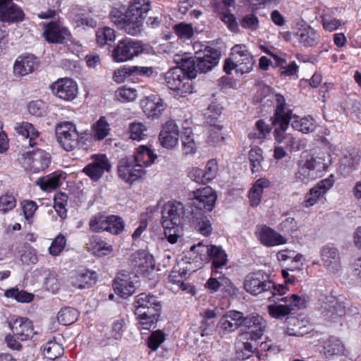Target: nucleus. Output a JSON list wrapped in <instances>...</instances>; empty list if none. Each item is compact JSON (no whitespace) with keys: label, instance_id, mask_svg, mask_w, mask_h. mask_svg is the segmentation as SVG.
<instances>
[{"label":"nucleus","instance_id":"nucleus-24","mask_svg":"<svg viewBox=\"0 0 361 361\" xmlns=\"http://www.w3.org/2000/svg\"><path fill=\"white\" fill-rule=\"evenodd\" d=\"M96 280V272L83 269L72 274L70 277V283L76 288H89L95 283Z\"/></svg>","mask_w":361,"mask_h":361},{"label":"nucleus","instance_id":"nucleus-51","mask_svg":"<svg viewBox=\"0 0 361 361\" xmlns=\"http://www.w3.org/2000/svg\"><path fill=\"white\" fill-rule=\"evenodd\" d=\"M181 142L183 153L185 155L194 154L196 152L197 146L191 131L186 132L181 137Z\"/></svg>","mask_w":361,"mask_h":361},{"label":"nucleus","instance_id":"nucleus-38","mask_svg":"<svg viewBox=\"0 0 361 361\" xmlns=\"http://www.w3.org/2000/svg\"><path fill=\"white\" fill-rule=\"evenodd\" d=\"M156 158L157 155L150 149L145 145H141L137 148V153L133 159L145 169V167L151 165Z\"/></svg>","mask_w":361,"mask_h":361},{"label":"nucleus","instance_id":"nucleus-36","mask_svg":"<svg viewBox=\"0 0 361 361\" xmlns=\"http://www.w3.org/2000/svg\"><path fill=\"white\" fill-rule=\"evenodd\" d=\"M295 37L299 43L304 47H312L317 44L319 36L311 27L301 29L295 33Z\"/></svg>","mask_w":361,"mask_h":361},{"label":"nucleus","instance_id":"nucleus-2","mask_svg":"<svg viewBox=\"0 0 361 361\" xmlns=\"http://www.w3.org/2000/svg\"><path fill=\"white\" fill-rule=\"evenodd\" d=\"M245 290L253 295H257L260 293L270 292L274 297L286 293L287 288L284 285L276 286L274 283L263 279L260 274L253 273L248 274L244 281Z\"/></svg>","mask_w":361,"mask_h":361},{"label":"nucleus","instance_id":"nucleus-61","mask_svg":"<svg viewBox=\"0 0 361 361\" xmlns=\"http://www.w3.org/2000/svg\"><path fill=\"white\" fill-rule=\"evenodd\" d=\"M106 222L107 216L98 214L91 219L90 222V229L94 232L106 231Z\"/></svg>","mask_w":361,"mask_h":361},{"label":"nucleus","instance_id":"nucleus-40","mask_svg":"<svg viewBox=\"0 0 361 361\" xmlns=\"http://www.w3.org/2000/svg\"><path fill=\"white\" fill-rule=\"evenodd\" d=\"M110 127L105 117L102 116L92 125V133L94 139L102 140L109 133Z\"/></svg>","mask_w":361,"mask_h":361},{"label":"nucleus","instance_id":"nucleus-54","mask_svg":"<svg viewBox=\"0 0 361 361\" xmlns=\"http://www.w3.org/2000/svg\"><path fill=\"white\" fill-rule=\"evenodd\" d=\"M271 128L263 121L259 120L255 123V129L249 133L250 139L263 140L270 133Z\"/></svg>","mask_w":361,"mask_h":361},{"label":"nucleus","instance_id":"nucleus-52","mask_svg":"<svg viewBox=\"0 0 361 361\" xmlns=\"http://www.w3.org/2000/svg\"><path fill=\"white\" fill-rule=\"evenodd\" d=\"M222 126L219 124H210L209 128L208 142L213 145H221L224 140V134L222 133Z\"/></svg>","mask_w":361,"mask_h":361},{"label":"nucleus","instance_id":"nucleus-5","mask_svg":"<svg viewBox=\"0 0 361 361\" xmlns=\"http://www.w3.org/2000/svg\"><path fill=\"white\" fill-rule=\"evenodd\" d=\"M326 168V164L322 158L311 157L300 164L295 174V182L307 184L317 178Z\"/></svg>","mask_w":361,"mask_h":361},{"label":"nucleus","instance_id":"nucleus-48","mask_svg":"<svg viewBox=\"0 0 361 361\" xmlns=\"http://www.w3.org/2000/svg\"><path fill=\"white\" fill-rule=\"evenodd\" d=\"M124 227V221L120 216L116 215L107 216L106 231L114 235H118L123 231Z\"/></svg>","mask_w":361,"mask_h":361},{"label":"nucleus","instance_id":"nucleus-18","mask_svg":"<svg viewBox=\"0 0 361 361\" xmlns=\"http://www.w3.org/2000/svg\"><path fill=\"white\" fill-rule=\"evenodd\" d=\"M276 100V110L274 116L271 118L272 125L274 126H280L282 128L289 126L292 118L290 110L286 109V99L280 94L274 95Z\"/></svg>","mask_w":361,"mask_h":361},{"label":"nucleus","instance_id":"nucleus-45","mask_svg":"<svg viewBox=\"0 0 361 361\" xmlns=\"http://www.w3.org/2000/svg\"><path fill=\"white\" fill-rule=\"evenodd\" d=\"M193 223L195 229L202 235L207 236L212 231V225L207 216L202 214L193 216Z\"/></svg>","mask_w":361,"mask_h":361},{"label":"nucleus","instance_id":"nucleus-31","mask_svg":"<svg viewBox=\"0 0 361 361\" xmlns=\"http://www.w3.org/2000/svg\"><path fill=\"white\" fill-rule=\"evenodd\" d=\"M14 129L19 135L25 139L29 147H32L37 144L36 140L39 137V132L32 123L25 121L17 123Z\"/></svg>","mask_w":361,"mask_h":361},{"label":"nucleus","instance_id":"nucleus-21","mask_svg":"<svg viewBox=\"0 0 361 361\" xmlns=\"http://www.w3.org/2000/svg\"><path fill=\"white\" fill-rule=\"evenodd\" d=\"M256 235L259 242L267 247H274L286 243V239L267 226L257 228Z\"/></svg>","mask_w":361,"mask_h":361},{"label":"nucleus","instance_id":"nucleus-50","mask_svg":"<svg viewBox=\"0 0 361 361\" xmlns=\"http://www.w3.org/2000/svg\"><path fill=\"white\" fill-rule=\"evenodd\" d=\"M68 197L65 193H59L54 197V207L59 216L64 219L67 216L66 206L68 204Z\"/></svg>","mask_w":361,"mask_h":361},{"label":"nucleus","instance_id":"nucleus-46","mask_svg":"<svg viewBox=\"0 0 361 361\" xmlns=\"http://www.w3.org/2000/svg\"><path fill=\"white\" fill-rule=\"evenodd\" d=\"M162 226L168 241L171 244L177 243L178 239L183 234L182 224L166 225L165 223H162Z\"/></svg>","mask_w":361,"mask_h":361},{"label":"nucleus","instance_id":"nucleus-62","mask_svg":"<svg viewBox=\"0 0 361 361\" xmlns=\"http://www.w3.org/2000/svg\"><path fill=\"white\" fill-rule=\"evenodd\" d=\"M16 205L15 197L11 195H4L0 197V211L4 213L13 209Z\"/></svg>","mask_w":361,"mask_h":361},{"label":"nucleus","instance_id":"nucleus-30","mask_svg":"<svg viewBox=\"0 0 361 361\" xmlns=\"http://www.w3.org/2000/svg\"><path fill=\"white\" fill-rule=\"evenodd\" d=\"M37 66V59L33 55L19 56L13 66L16 75L24 76L32 73Z\"/></svg>","mask_w":361,"mask_h":361},{"label":"nucleus","instance_id":"nucleus-1","mask_svg":"<svg viewBox=\"0 0 361 361\" xmlns=\"http://www.w3.org/2000/svg\"><path fill=\"white\" fill-rule=\"evenodd\" d=\"M161 308V303L154 295L142 293L135 297V314L145 329H150L157 322Z\"/></svg>","mask_w":361,"mask_h":361},{"label":"nucleus","instance_id":"nucleus-63","mask_svg":"<svg viewBox=\"0 0 361 361\" xmlns=\"http://www.w3.org/2000/svg\"><path fill=\"white\" fill-rule=\"evenodd\" d=\"M111 20L118 27L121 28L123 23L126 19V11L124 12V8H113L109 14Z\"/></svg>","mask_w":361,"mask_h":361},{"label":"nucleus","instance_id":"nucleus-57","mask_svg":"<svg viewBox=\"0 0 361 361\" xmlns=\"http://www.w3.org/2000/svg\"><path fill=\"white\" fill-rule=\"evenodd\" d=\"M60 175L40 178L37 180V184L43 190L56 189L59 185Z\"/></svg>","mask_w":361,"mask_h":361},{"label":"nucleus","instance_id":"nucleus-20","mask_svg":"<svg viewBox=\"0 0 361 361\" xmlns=\"http://www.w3.org/2000/svg\"><path fill=\"white\" fill-rule=\"evenodd\" d=\"M143 112L148 118H158L164 111L166 105L158 95H150L141 101Z\"/></svg>","mask_w":361,"mask_h":361},{"label":"nucleus","instance_id":"nucleus-32","mask_svg":"<svg viewBox=\"0 0 361 361\" xmlns=\"http://www.w3.org/2000/svg\"><path fill=\"white\" fill-rule=\"evenodd\" d=\"M207 252L212 261L213 273L215 275L220 274L219 269L225 266L228 262L225 251L219 246L210 245L207 247Z\"/></svg>","mask_w":361,"mask_h":361},{"label":"nucleus","instance_id":"nucleus-23","mask_svg":"<svg viewBox=\"0 0 361 361\" xmlns=\"http://www.w3.org/2000/svg\"><path fill=\"white\" fill-rule=\"evenodd\" d=\"M130 262L137 274H145L149 269H153L154 267L152 255L145 250H138L133 253Z\"/></svg>","mask_w":361,"mask_h":361},{"label":"nucleus","instance_id":"nucleus-29","mask_svg":"<svg viewBox=\"0 0 361 361\" xmlns=\"http://www.w3.org/2000/svg\"><path fill=\"white\" fill-rule=\"evenodd\" d=\"M322 261L326 270L332 274H336L341 269L340 253L335 247H324Z\"/></svg>","mask_w":361,"mask_h":361},{"label":"nucleus","instance_id":"nucleus-17","mask_svg":"<svg viewBox=\"0 0 361 361\" xmlns=\"http://www.w3.org/2000/svg\"><path fill=\"white\" fill-rule=\"evenodd\" d=\"M25 14L12 0H0V21L18 23L24 19Z\"/></svg>","mask_w":361,"mask_h":361},{"label":"nucleus","instance_id":"nucleus-7","mask_svg":"<svg viewBox=\"0 0 361 361\" xmlns=\"http://www.w3.org/2000/svg\"><path fill=\"white\" fill-rule=\"evenodd\" d=\"M142 50L139 42L126 39L118 43L112 52V57L116 62H124L138 56Z\"/></svg>","mask_w":361,"mask_h":361},{"label":"nucleus","instance_id":"nucleus-10","mask_svg":"<svg viewBox=\"0 0 361 361\" xmlns=\"http://www.w3.org/2000/svg\"><path fill=\"white\" fill-rule=\"evenodd\" d=\"M117 172L119 178L128 183H133L145 173V169L130 158L122 159L119 161Z\"/></svg>","mask_w":361,"mask_h":361},{"label":"nucleus","instance_id":"nucleus-27","mask_svg":"<svg viewBox=\"0 0 361 361\" xmlns=\"http://www.w3.org/2000/svg\"><path fill=\"white\" fill-rule=\"evenodd\" d=\"M220 54L217 50L210 49L204 50L197 56L196 68L197 73H207L216 66L219 61Z\"/></svg>","mask_w":361,"mask_h":361},{"label":"nucleus","instance_id":"nucleus-12","mask_svg":"<svg viewBox=\"0 0 361 361\" xmlns=\"http://www.w3.org/2000/svg\"><path fill=\"white\" fill-rule=\"evenodd\" d=\"M192 204L200 209L211 212L214 208L217 195L209 186L192 192Z\"/></svg>","mask_w":361,"mask_h":361},{"label":"nucleus","instance_id":"nucleus-11","mask_svg":"<svg viewBox=\"0 0 361 361\" xmlns=\"http://www.w3.org/2000/svg\"><path fill=\"white\" fill-rule=\"evenodd\" d=\"M231 56L235 61L236 72L241 74L250 73L255 64V60L245 45L236 44L231 49Z\"/></svg>","mask_w":361,"mask_h":361},{"label":"nucleus","instance_id":"nucleus-4","mask_svg":"<svg viewBox=\"0 0 361 361\" xmlns=\"http://www.w3.org/2000/svg\"><path fill=\"white\" fill-rule=\"evenodd\" d=\"M55 131L58 142L66 151L77 148L83 138L82 133H79L76 126L68 121L57 124Z\"/></svg>","mask_w":361,"mask_h":361},{"label":"nucleus","instance_id":"nucleus-13","mask_svg":"<svg viewBox=\"0 0 361 361\" xmlns=\"http://www.w3.org/2000/svg\"><path fill=\"white\" fill-rule=\"evenodd\" d=\"M185 216L184 205L180 202H169L162 209V223L166 225L183 224Z\"/></svg>","mask_w":361,"mask_h":361},{"label":"nucleus","instance_id":"nucleus-9","mask_svg":"<svg viewBox=\"0 0 361 361\" xmlns=\"http://www.w3.org/2000/svg\"><path fill=\"white\" fill-rule=\"evenodd\" d=\"M246 315L237 310L227 311L219 319L217 327L224 334L235 331L239 328H243Z\"/></svg>","mask_w":361,"mask_h":361},{"label":"nucleus","instance_id":"nucleus-44","mask_svg":"<svg viewBox=\"0 0 361 361\" xmlns=\"http://www.w3.org/2000/svg\"><path fill=\"white\" fill-rule=\"evenodd\" d=\"M97 44L103 47L114 42L116 34L114 29L109 27L99 28L96 33Z\"/></svg>","mask_w":361,"mask_h":361},{"label":"nucleus","instance_id":"nucleus-47","mask_svg":"<svg viewBox=\"0 0 361 361\" xmlns=\"http://www.w3.org/2000/svg\"><path fill=\"white\" fill-rule=\"evenodd\" d=\"M197 56L182 59L181 65L179 68L185 73V75L188 80L195 78L197 73V68H196Z\"/></svg>","mask_w":361,"mask_h":361},{"label":"nucleus","instance_id":"nucleus-3","mask_svg":"<svg viewBox=\"0 0 361 361\" xmlns=\"http://www.w3.org/2000/svg\"><path fill=\"white\" fill-rule=\"evenodd\" d=\"M274 301V304L268 305L267 310L269 315L275 319L284 317L305 307V299L295 294L278 298Z\"/></svg>","mask_w":361,"mask_h":361},{"label":"nucleus","instance_id":"nucleus-41","mask_svg":"<svg viewBox=\"0 0 361 361\" xmlns=\"http://www.w3.org/2000/svg\"><path fill=\"white\" fill-rule=\"evenodd\" d=\"M4 295L13 298L18 302H30L34 299V295L18 288H12L5 291Z\"/></svg>","mask_w":361,"mask_h":361},{"label":"nucleus","instance_id":"nucleus-43","mask_svg":"<svg viewBox=\"0 0 361 361\" xmlns=\"http://www.w3.org/2000/svg\"><path fill=\"white\" fill-rule=\"evenodd\" d=\"M63 353V348L55 340L49 341L44 346L43 355L49 360H54Z\"/></svg>","mask_w":361,"mask_h":361},{"label":"nucleus","instance_id":"nucleus-60","mask_svg":"<svg viewBox=\"0 0 361 361\" xmlns=\"http://www.w3.org/2000/svg\"><path fill=\"white\" fill-rule=\"evenodd\" d=\"M66 239L65 236L59 235L49 247V252L52 256H58L65 248Z\"/></svg>","mask_w":361,"mask_h":361},{"label":"nucleus","instance_id":"nucleus-33","mask_svg":"<svg viewBox=\"0 0 361 361\" xmlns=\"http://www.w3.org/2000/svg\"><path fill=\"white\" fill-rule=\"evenodd\" d=\"M114 289L122 298H128L133 295L135 287L128 275L120 274L114 281Z\"/></svg>","mask_w":361,"mask_h":361},{"label":"nucleus","instance_id":"nucleus-64","mask_svg":"<svg viewBox=\"0 0 361 361\" xmlns=\"http://www.w3.org/2000/svg\"><path fill=\"white\" fill-rule=\"evenodd\" d=\"M164 341V334L161 331H156L148 338V347L152 350H156Z\"/></svg>","mask_w":361,"mask_h":361},{"label":"nucleus","instance_id":"nucleus-26","mask_svg":"<svg viewBox=\"0 0 361 361\" xmlns=\"http://www.w3.org/2000/svg\"><path fill=\"white\" fill-rule=\"evenodd\" d=\"M68 34V30L59 22H51L44 26V36L51 43H63Z\"/></svg>","mask_w":361,"mask_h":361},{"label":"nucleus","instance_id":"nucleus-39","mask_svg":"<svg viewBox=\"0 0 361 361\" xmlns=\"http://www.w3.org/2000/svg\"><path fill=\"white\" fill-rule=\"evenodd\" d=\"M150 10L149 0H131L128 8L126 11L128 13L139 16L144 18V15Z\"/></svg>","mask_w":361,"mask_h":361},{"label":"nucleus","instance_id":"nucleus-15","mask_svg":"<svg viewBox=\"0 0 361 361\" xmlns=\"http://www.w3.org/2000/svg\"><path fill=\"white\" fill-rule=\"evenodd\" d=\"M267 322L264 319L256 313L246 315L245 323L243 329L248 331L250 338L252 341L260 339L265 332Z\"/></svg>","mask_w":361,"mask_h":361},{"label":"nucleus","instance_id":"nucleus-53","mask_svg":"<svg viewBox=\"0 0 361 361\" xmlns=\"http://www.w3.org/2000/svg\"><path fill=\"white\" fill-rule=\"evenodd\" d=\"M90 246L93 250L94 253L98 256H106L113 252V247L111 245L105 243L100 239H94L91 241Z\"/></svg>","mask_w":361,"mask_h":361},{"label":"nucleus","instance_id":"nucleus-6","mask_svg":"<svg viewBox=\"0 0 361 361\" xmlns=\"http://www.w3.org/2000/svg\"><path fill=\"white\" fill-rule=\"evenodd\" d=\"M164 82L170 90L176 92L177 95L180 97H185L192 92L190 80L179 67L169 69L164 74Z\"/></svg>","mask_w":361,"mask_h":361},{"label":"nucleus","instance_id":"nucleus-58","mask_svg":"<svg viewBox=\"0 0 361 361\" xmlns=\"http://www.w3.org/2000/svg\"><path fill=\"white\" fill-rule=\"evenodd\" d=\"M147 128L142 123H133L130 125V137L133 140H143L146 135Z\"/></svg>","mask_w":361,"mask_h":361},{"label":"nucleus","instance_id":"nucleus-42","mask_svg":"<svg viewBox=\"0 0 361 361\" xmlns=\"http://www.w3.org/2000/svg\"><path fill=\"white\" fill-rule=\"evenodd\" d=\"M78 311L72 307H64L61 309L57 314L59 323L68 326L73 324L78 319Z\"/></svg>","mask_w":361,"mask_h":361},{"label":"nucleus","instance_id":"nucleus-16","mask_svg":"<svg viewBox=\"0 0 361 361\" xmlns=\"http://www.w3.org/2000/svg\"><path fill=\"white\" fill-rule=\"evenodd\" d=\"M8 325L13 334L20 341H27L36 334L33 324L28 318L18 317L12 319Z\"/></svg>","mask_w":361,"mask_h":361},{"label":"nucleus","instance_id":"nucleus-8","mask_svg":"<svg viewBox=\"0 0 361 361\" xmlns=\"http://www.w3.org/2000/svg\"><path fill=\"white\" fill-rule=\"evenodd\" d=\"M91 161L82 169L92 180H99L105 172H110L111 164L105 154H94L90 157Z\"/></svg>","mask_w":361,"mask_h":361},{"label":"nucleus","instance_id":"nucleus-59","mask_svg":"<svg viewBox=\"0 0 361 361\" xmlns=\"http://www.w3.org/2000/svg\"><path fill=\"white\" fill-rule=\"evenodd\" d=\"M116 97L121 102H132L137 98V90L133 88L122 87L116 92Z\"/></svg>","mask_w":361,"mask_h":361},{"label":"nucleus","instance_id":"nucleus-35","mask_svg":"<svg viewBox=\"0 0 361 361\" xmlns=\"http://www.w3.org/2000/svg\"><path fill=\"white\" fill-rule=\"evenodd\" d=\"M326 302L323 306V313L329 318H336L341 317L345 313V306L334 296H328L326 298Z\"/></svg>","mask_w":361,"mask_h":361},{"label":"nucleus","instance_id":"nucleus-25","mask_svg":"<svg viewBox=\"0 0 361 361\" xmlns=\"http://www.w3.org/2000/svg\"><path fill=\"white\" fill-rule=\"evenodd\" d=\"M288 126L282 128L280 126H275L274 136L276 140L279 143H284L286 148L291 151H299L305 148V143L299 139H297L290 133H286Z\"/></svg>","mask_w":361,"mask_h":361},{"label":"nucleus","instance_id":"nucleus-22","mask_svg":"<svg viewBox=\"0 0 361 361\" xmlns=\"http://www.w3.org/2000/svg\"><path fill=\"white\" fill-rule=\"evenodd\" d=\"M333 184L334 181L331 178H326L319 181L306 194L304 201L305 207H310L314 205L331 188Z\"/></svg>","mask_w":361,"mask_h":361},{"label":"nucleus","instance_id":"nucleus-34","mask_svg":"<svg viewBox=\"0 0 361 361\" xmlns=\"http://www.w3.org/2000/svg\"><path fill=\"white\" fill-rule=\"evenodd\" d=\"M144 18L139 16H135L132 13H128L126 11V19L123 23L121 30L130 35H137L142 31Z\"/></svg>","mask_w":361,"mask_h":361},{"label":"nucleus","instance_id":"nucleus-55","mask_svg":"<svg viewBox=\"0 0 361 361\" xmlns=\"http://www.w3.org/2000/svg\"><path fill=\"white\" fill-rule=\"evenodd\" d=\"M173 30L178 38L186 40L190 39L194 35V30L191 24L180 23L173 26Z\"/></svg>","mask_w":361,"mask_h":361},{"label":"nucleus","instance_id":"nucleus-14","mask_svg":"<svg viewBox=\"0 0 361 361\" xmlns=\"http://www.w3.org/2000/svg\"><path fill=\"white\" fill-rule=\"evenodd\" d=\"M54 95L64 100H72L78 94L77 84L71 79L61 78L51 85Z\"/></svg>","mask_w":361,"mask_h":361},{"label":"nucleus","instance_id":"nucleus-37","mask_svg":"<svg viewBox=\"0 0 361 361\" xmlns=\"http://www.w3.org/2000/svg\"><path fill=\"white\" fill-rule=\"evenodd\" d=\"M269 185L270 181L266 178H259L255 183L249 193L250 204L252 207H257L259 204L263 190Z\"/></svg>","mask_w":361,"mask_h":361},{"label":"nucleus","instance_id":"nucleus-49","mask_svg":"<svg viewBox=\"0 0 361 361\" xmlns=\"http://www.w3.org/2000/svg\"><path fill=\"white\" fill-rule=\"evenodd\" d=\"M291 126L296 130L304 133L313 132L316 128L313 119L307 117L294 120Z\"/></svg>","mask_w":361,"mask_h":361},{"label":"nucleus","instance_id":"nucleus-28","mask_svg":"<svg viewBox=\"0 0 361 361\" xmlns=\"http://www.w3.org/2000/svg\"><path fill=\"white\" fill-rule=\"evenodd\" d=\"M25 163L30 166L34 172L45 169L49 164V156L44 150L36 149L27 152L25 154Z\"/></svg>","mask_w":361,"mask_h":361},{"label":"nucleus","instance_id":"nucleus-56","mask_svg":"<svg viewBox=\"0 0 361 361\" xmlns=\"http://www.w3.org/2000/svg\"><path fill=\"white\" fill-rule=\"evenodd\" d=\"M263 159L262 151L260 148L254 147L250 150L249 160L253 173L259 170Z\"/></svg>","mask_w":361,"mask_h":361},{"label":"nucleus","instance_id":"nucleus-19","mask_svg":"<svg viewBox=\"0 0 361 361\" xmlns=\"http://www.w3.org/2000/svg\"><path fill=\"white\" fill-rule=\"evenodd\" d=\"M179 128L173 120L166 121L163 126L159 134L161 145L167 149L176 147L178 142Z\"/></svg>","mask_w":361,"mask_h":361}]
</instances>
